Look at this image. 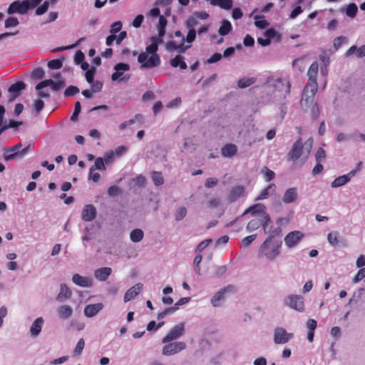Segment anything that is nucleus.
Listing matches in <instances>:
<instances>
[{"label": "nucleus", "mask_w": 365, "mask_h": 365, "mask_svg": "<svg viewBox=\"0 0 365 365\" xmlns=\"http://www.w3.org/2000/svg\"><path fill=\"white\" fill-rule=\"evenodd\" d=\"M318 70L319 65L317 61L313 62L308 69L307 76L309 78L304 88L300 101V105L303 108H307L316 105L314 99L318 91V83L317 81Z\"/></svg>", "instance_id": "nucleus-1"}, {"label": "nucleus", "mask_w": 365, "mask_h": 365, "mask_svg": "<svg viewBox=\"0 0 365 365\" xmlns=\"http://www.w3.org/2000/svg\"><path fill=\"white\" fill-rule=\"evenodd\" d=\"M151 43L145 48V51L141 52L138 56V61L141 64V68H150L160 66L161 61L157 53L158 44L162 43L163 39L159 37L152 36Z\"/></svg>", "instance_id": "nucleus-2"}, {"label": "nucleus", "mask_w": 365, "mask_h": 365, "mask_svg": "<svg viewBox=\"0 0 365 365\" xmlns=\"http://www.w3.org/2000/svg\"><path fill=\"white\" fill-rule=\"evenodd\" d=\"M282 242L269 236L260 246L259 252L269 260H273L279 254Z\"/></svg>", "instance_id": "nucleus-3"}, {"label": "nucleus", "mask_w": 365, "mask_h": 365, "mask_svg": "<svg viewBox=\"0 0 365 365\" xmlns=\"http://www.w3.org/2000/svg\"><path fill=\"white\" fill-rule=\"evenodd\" d=\"M21 146V143H19L14 146L6 148L4 149V159L6 161H9L14 159L17 156H24L29 149L30 145H29L21 150H19Z\"/></svg>", "instance_id": "nucleus-4"}, {"label": "nucleus", "mask_w": 365, "mask_h": 365, "mask_svg": "<svg viewBox=\"0 0 365 365\" xmlns=\"http://www.w3.org/2000/svg\"><path fill=\"white\" fill-rule=\"evenodd\" d=\"M185 333V325L184 323H180L173 327L169 333L163 338V343H168L173 340H175L183 335Z\"/></svg>", "instance_id": "nucleus-5"}, {"label": "nucleus", "mask_w": 365, "mask_h": 365, "mask_svg": "<svg viewBox=\"0 0 365 365\" xmlns=\"http://www.w3.org/2000/svg\"><path fill=\"white\" fill-rule=\"evenodd\" d=\"M294 337L292 333H288L282 327H277L274 331V341L277 344H286Z\"/></svg>", "instance_id": "nucleus-6"}, {"label": "nucleus", "mask_w": 365, "mask_h": 365, "mask_svg": "<svg viewBox=\"0 0 365 365\" xmlns=\"http://www.w3.org/2000/svg\"><path fill=\"white\" fill-rule=\"evenodd\" d=\"M186 344L183 341H176L168 344L163 348V354L165 356L173 355L185 349Z\"/></svg>", "instance_id": "nucleus-7"}, {"label": "nucleus", "mask_w": 365, "mask_h": 365, "mask_svg": "<svg viewBox=\"0 0 365 365\" xmlns=\"http://www.w3.org/2000/svg\"><path fill=\"white\" fill-rule=\"evenodd\" d=\"M208 17L209 14L206 11H195L187 18L185 26L187 28H195V26L199 24V19L205 20L208 19Z\"/></svg>", "instance_id": "nucleus-8"}, {"label": "nucleus", "mask_w": 365, "mask_h": 365, "mask_svg": "<svg viewBox=\"0 0 365 365\" xmlns=\"http://www.w3.org/2000/svg\"><path fill=\"white\" fill-rule=\"evenodd\" d=\"M286 304L298 312H303L304 310V304L303 297L299 295L294 294L287 297Z\"/></svg>", "instance_id": "nucleus-9"}, {"label": "nucleus", "mask_w": 365, "mask_h": 365, "mask_svg": "<svg viewBox=\"0 0 365 365\" xmlns=\"http://www.w3.org/2000/svg\"><path fill=\"white\" fill-rule=\"evenodd\" d=\"M303 143L302 138H299L293 145L292 150L287 155V159L289 160L296 161L302 155L303 153Z\"/></svg>", "instance_id": "nucleus-10"}, {"label": "nucleus", "mask_w": 365, "mask_h": 365, "mask_svg": "<svg viewBox=\"0 0 365 365\" xmlns=\"http://www.w3.org/2000/svg\"><path fill=\"white\" fill-rule=\"evenodd\" d=\"M9 14H26L28 12V7L24 1H14L12 2L7 10Z\"/></svg>", "instance_id": "nucleus-11"}, {"label": "nucleus", "mask_w": 365, "mask_h": 365, "mask_svg": "<svg viewBox=\"0 0 365 365\" xmlns=\"http://www.w3.org/2000/svg\"><path fill=\"white\" fill-rule=\"evenodd\" d=\"M303 237L304 234L299 231L291 232L284 237L285 245L289 248L295 247Z\"/></svg>", "instance_id": "nucleus-12"}, {"label": "nucleus", "mask_w": 365, "mask_h": 365, "mask_svg": "<svg viewBox=\"0 0 365 365\" xmlns=\"http://www.w3.org/2000/svg\"><path fill=\"white\" fill-rule=\"evenodd\" d=\"M64 85H65V83L63 80H58L57 82H54L51 79H46V80L42 81L41 82L38 83L36 86V89L41 90L42 88H43L45 87L51 86L53 91H58L61 90L64 86Z\"/></svg>", "instance_id": "nucleus-13"}, {"label": "nucleus", "mask_w": 365, "mask_h": 365, "mask_svg": "<svg viewBox=\"0 0 365 365\" xmlns=\"http://www.w3.org/2000/svg\"><path fill=\"white\" fill-rule=\"evenodd\" d=\"M235 288L233 285H228L226 287L221 289L211 299V303L214 307L220 305V302L224 299V295L227 292H234Z\"/></svg>", "instance_id": "nucleus-14"}, {"label": "nucleus", "mask_w": 365, "mask_h": 365, "mask_svg": "<svg viewBox=\"0 0 365 365\" xmlns=\"http://www.w3.org/2000/svg\"><path fill=\"white\" fill-rule=\"evenodd\" d=\"M96 209L91 205L88 204L85 205L81 212V218L86 222H91L96 218Z\"/></svg>", "instance_id": "nucleus-15"}, {"label": "nucleus", "mask_w": 365, "mask_h": 365, "mask_svg": "<svg viewBox=\"0 0 365 365\" xmlns=\"http://www.w3.org/2000/svg\"><path fill=\"white\" fill-rule=\"evenodd\" d=\"M356 173V170H351L348 174L339 176L331 182L332 187H341L347 183Z\"/></svg>", "instance_id": "nucleus-16"}, {"label": "nucleus", "mask_w": 365, "mask_h": 365, "mask_svg": "<svg viewBox=\"0 0 365 365\" xmlns=\"http://www.w3.org/2000/svg\"><path fill=\"white\" fill-rule=\"evenodd\" d=\"M103 308L102 303L88 304L85 307L83 313L86 317L91 318L96 316Z\"/></svg>", "instance_id": "nucleus-17"}, {"label": "nucleus", "mask_w": 365, "mask_h": 365, "mask_svg": "<svg viewBox=\"0 0 365 365\" xmlns=\"http://www.w3.org/2000/svg\"><path fill=\"white\" fill-rule=\"evenodd\" d=\"M143 284H136L130 288L124 295V302H128L133 299L143 289Z\"/></svg>", "instance_id": "nucleus-18"}, {"label": "nucleus", "mask_w": 365, "mask_h": 365, "mask_svg": "<svg viewBox=\"0 0 365 365\" xmlns=\"http://www.w3.org/2000/svg\"><path fill=\"white\" fill-rule=\"evenodd\" d=\"M115 72L111 76L112 81H117L120 78L125 71L130 70V66L127 63H119L114 66Z\"/></svg>", "instance_id": "nucleus-19"}, {"label": "nucleus", "mask_w": 365, "mask_h": 365, "mask_svg": "<svg viewBox=\"0 0 365 365\" xmlns=\"http://www.w3.org/2000/svg\"><path fill=\"white\" fill-rule=\"evenodd\" d=\"M274 87L279 91L284 89L286 95H289L291 92V84L287 79L282 78H277L274 83Z\"/></svg>", "instance_id": "nucleus-20"}, {"label": "nucleus", "mask_w": 365, "mask_h": 365, "mask_svg": "<svg viewBox=\"0 0 365 365\" xmlns=\"http://www.w3.org/2000/svg\"><path fill=\"white\" fill-rule=\"evenodd\" d=\"M245 188L242 185H237L232 187L228 195V201L230 202H235L237 198L244 195Z\"/></svg>", "instance_id": "nucleus-21"}, {"label": "nucleus", "mask_w": 365, "mask_h": 365, "mask_svg": "<svg viewBox=\"0 0 365 365\" xmlns=\"http://www.w3.org/2000/svg\"><path fill=\"white\" fill-rule=\"evenodd\" d=\"M327 240L329 243L334 247L339 246L341 242L344 246H346V241L344 240H339V234L336 231L331 232L327 235Z\"/></svg>", "instance_id": "nucleus-22"}, {"label": "nucleus", "mask_w": 365, "mask_h": 365, "mask_svg": "<svg viewBox=\"0 0 365 365\" xmlns=\"http://www.w3.org/2000/svg\"><path fill=\"white\" fill-rule=\"evenodd\" d=\"M298 197L297 189L294 187L287 189L283 197L282 201L284 203L289 204L294 202Z\"/></svg>", "instance_id": "nucleus-23"}, {"label": "nucleus", "mask_w": 365, "mask_h": 365, "mask_svg": "<svg viewBox=\"0 0 365 365\" xmlns=\"http://www.w3.org/2000/svg\"><path fill=\"white\" fill-rule=\"evenodd\" d=\"M72 281L76 285L82 287H88L92 285V282L90 279L82 277L78 274H75L73 275Z\"/></svg>", "instance_id": "nucleus-24"}, {"label": "nucleus", "mask_w": 365, "mask_h": 365, "mask_svg": "<svg viewBox=\"0 0 365 365\" xmlns=\"http://www.w3.org/2000/svg\"><path fill=\"white\" fill-rule=\"evenodd\" d=\"M112 269L110 267H102L95 271V277L100 281H106L111 274Z\"/></svg>", "instance_id": "nucleus-25"}, {"label": "nucleus", "mask_w": 365, "mask_h": 365, "mask_svg": "<svg viewBox=\"0 0 365 365\" xmlns=\"http://www.w3.org/2000/svg\"><path fill=\"white\" fill-rule=\"evenodd\" d=\"M43 322H44V320L41 317L37 318L33 322V324L30 328L31 334L34 336H38L40 334V332L41 331Z\"/></svg>", "instance_id": "nucleus-26"}, {"label": "nucleus", "mask_w": 365, "mask_h": 365, "mask_svg": "<svg viewBox=\"0 0 365 365\" xmlns=\"http://www.w3.org/2000/svg\"><path fill=\"white\" fill-rule=\"evenodd\" d=\"M71 295V289L66 284H61L60 292L57 295L56 299L59 302H63L64 299L70 298Z\"/></svg>", "instance_id": "nucleus-27"}, {"label": "nucleus", "mask_w": 365, "mask_h": 365, "mask_svg": "<svg viewBox=\"0 0 365 365\" xmlns=\"http://www.w3.org/2000/svg\"><path fill=\"white\" fill-rule=\"evenodd\" d=\"M212 6L229 10L232 7V0H207Z\"/></svg>", "instance_id": "nucleus-28"}, {"label": "nucleus", "mask_w": 365, "mask_h": 365, "mask_svg": "<svg viewBox=\"0 0 365 365\" xmlns=\"http://www.w3.org/2000/svg\"><path fill=\"white\" fill-rule=\"evenodd\" d=\"M190 46H180V42L177 43L174 41H170L166 43V49L170 51L178 50L180 53H184Z\"/></svg>", "instance_id": "nucleus-29"}, {"label": "nucleus", "mask_w": 365, "mask_h": 365, "mask_svg": "<svg viewBox=\"0 0 365 365\" xmlns=\"http://www.w3.org/2000/svg\"><path fill=\"white\" fill-rule=\"evenodd\" d=\"M354 52H356V56L358 58H362L365 56V45L357 48L356 46H351L349 50L346 51V55L349 56L352 55Z\"/></svg>", "instance_id": "nucleus-30"}, {"label": "nucleus", "mask_w": 365, "mask_h": 365, "mask_svg": "<svg viewBox=\"0 0 365 365\" xmlns=\"http://www.w3.org/2000/svg\"><path fill=\"white\" fill-rule=\"evenodd\" d=\"M58 314L60 318L66 319L72 315L73 309L68 305H63L58 309Z\"/></svg>", "instance_id": "nucleus-31"}, {"label": "nucleus", "mask_w": 365, "mask_h": 365, "mask_svg": "<svg viewBox=\"0 0 365 365\" xmlns=\"http://www.w3.org/2000/svg\"><path fill=\"white\" fill-rule=\"evenodd\" d=\"M221 153L225 157H232L237 153V147L234 144H227L222 148Z\"/></svg>", "instance_id": "nucleus-32"}, {"label": "nucleus", "mask_w": 365, "mask_h": 365, "mask_svg": "<svg viewBox=\"0 0 365 365\" xmlns=\"http://www.w3.org/2000/svg\"><path fill=\"white\" fill-rule=\"evenodd\" d=\"M170 65L174 68L180 67L182 70H185L187 67L180 55H177L175 58H172L170 60Z\"/></svg>", "instance_id": "nucleus-33"}, {"label": "nucleus", "mask_w": 365, "mask_h": 365, "mask_svg": "<svg viewBox=\"0 0 365 365\" xmlns=\"http://www.w3.org/2000/svg\"><path fill=\"white\" fill-rule=\"evenodd\" d=\"M276 190V186L274 183L269 185L266 188H264L259 195L257 197V200H264L267 199L271 194L274 193Z\"/></svg>", "instance_id": "nucleus-34"}, {"label": "nucleus", "mask_w": 365, "mask_h": 365, "mask_svg": "<svg viewBox=\"0 0 365 365\" xmlns=\"http://www.w3.org/2000/svg\"><path fill=\"white\" fill-rule=\"evenodd\" d=\"M26 87V83L24 81H19L13 84H11L8 91L11 93H17L20 92L22 90H24Z\"/></svg>", "instance_id": "nucleus-35"}, {"label": "nucleus", "mask_w": 365, "mask_h": 365, "mask_svg": "<svg viewBox=\"0 0 365 365\" xmlns=\"http://www.w3.org/2000/svg\"><path fill=\"white\" fill-rule=\"evenodd\" d=\"M167 23L168 21L166 18L163 16H160L158 26V36L157 37H159L160 39H162L163 36L165 35V28L167 25Z\"/></svg>", "instance_id": "nucleus-36"}, {"label": "nucleus", "mask_w": 365, "mask_h": 365, "mask_svg": "<svg viewBox=\"0 0 365 365\" xmlns=\"http://www.w3.org/2000/svg\"><path fill=\"white\" fill-rule=\"evenodd\" d=\"M256 81H257V79L255 77H251V78L245 77V78L240 79L237 81V86L239 88H247V87L251 86L254 83H255Z\"/></svg>", "instance_id": "nucleus-37"}, {"label": "nucleus", "mask_w": 365, "mask_h": 365, "mask_svg": "<svg viewBox=\"0 0 365 365\" xmlns=\"http://www.w3.org/2000/svg\"><path fill=\"white\" fill-rule=\"evenodd\" d=\"M143 236L144 234L142 230L135 229L130 232V238L132 242H138L143 240Z\"/></svg>", "instance_id": "nucleus-38"}, {"label": "nucleus", "mask_w": 365, "mask_h": 365, "mask_svg": "<svg viewBox=\"0 0 365 365\" xmlns=\"http://www.w3.org/2000/svg\"><path fill=\"white\" fill-rule=\"evenodd\" d=\"M232 30V24L227 20H223L222 25L219 29V34L222 36L228 34Z\"/></svg>", "instance_id": "nucleus-39"}, {"label": "nucleus", "mask_w": 365, "mask_h": 365, "mask_svg": "<svg viewBox=\"0 0 365 365\" xmlns=\"http://www.w3.org/2000/svg\"><path fill=\"white\" fill-rule=\"evenodd\" d=\"M151 178L156 186L162 185L164 183V178L160 172L153 171L151 173Z\"/></svg>", "instance_id": "nucleus-40"}, {"label": "nucleus", "mask_w": 365, "mask_h": 365, "mask_svg": "<svg viewBox=\"0 0 365 365\" xmlns=\"http://www.w3.org/2000/svg\"><path fill=\"white\" fill-rule=\"evenodd\" d=\"M255 26L259 29H265L269 25V23L265 19H264V16H255Z\"/></svg>", "instance_id": "nucleus-41"}, {"label": "nucleus", "mask_w": 365, "mask_h": 365, "mask_svg": "<svg viewBox=\"0 0 365 365\" xmlns=\"http://www.w3.org/2000/svg\"><path fill=\"white\" fill-rule=\"evenodd\" d=\"M262 173L264 175V179L267 182L272 180L275 177L274 172L267 167H264L262 169Z\"/></svg>", "instance_id": "nucleus-42"}, {"label": "nucleus", "mask_w": 365, "mask_h": 365, "mask_svg": "<svg viewBox=\"0 0 365 365\" xmlns=\"http://www.w3.org/2000/svg\"><path fill=\"white\" fill-rule=\"evenodd\" d=\"M104 170L105 165L103 160L101 158H97L95 160L94 165L90 168V173H93L96 170Z\"/></svg>", "instance_id": "nucleus-43"}, {"label": "nucleus", "mask_w": 365, "mask_h": 365, "mask_svg": "<svg viewBox=\"0 0 365 365\" xmlns=\"http://www.w3.org/2000/svg\"><path fill=\"white\" fill-rule=\"evenodd\" d=\"M357 11L358 8L356 5L354 3H351L348 5L346 10V14L348 16L354 18L356 15Z\"/></svg>", "instance_id": "nucleus-44"}, {"label": "nucleus", "mask_w": 365, "mask_h": 365, "mask_svg": "<svg viewBox=\"0 0 365 365\" xmlns=\"http://www.w3.org/2000/svg\"><path fill=\"white\" fill-rule=\"evenodd\" d=\"M187 215V210L185 207H180L175 213V219L177 221L182 220Z\"/></svg>", "instance_id": "nucleus-45"}, {"label": "nucleus", "mask_w": 365, "mask_h": 365, "mask_svg": "<svg viewBox=\"0 0 365 365\" xmlns=\"http://www.w3.org/2000/svg\"><path fill=\"white\" fill-rule=\"evenodd\" d=\"M79 93V88L75 86H69L64 91L65 96H73Z\"/></svg>", "instance_id": "nucleus-46"}, {"label": "nucleus", "mask_w": 365, "mask_h": 365, "mask_svg": "<svg viewBox=\"0 0 365 365\" xmlns=\"http://www.w3.org/2000/svg\"><path fill=\"white\" fill-rule=\"evenodd\" d=\"M63 66V62L60 59H53L48 63L50 69H59Z\"/></svg>", "instance_id": "nucleus-47"}, {"label": "nucleus", "mask_w": 365, "mask_h": 365, "mask_svg": "<svg viewBox=\"0 0 365 365\" xmlns=\"http://www.w3.org/2000/svg\"><path fill=\"white\" fill-rule=\"evenodd\" d=\"M84 346H85V341L83 338H81L78 340V341L75 347V349L73 351L74 355H76V356L80 355L83 350Z\"/></svg>", "instance_id": "nucleus-48"}, {"label": "nucleus", "mask_w": 365, "mask_h": 365, "mask_svg": "<svg viewBox=\"0 0 365 365\" xmlns=\"http://www.w3.org/2000/svg\"><path fill=\"white\" fill-rule=\"evenodd\" d=\"M19 24V20L16 17H9L6 19L4 26L6 28L14 27Z\"/></svg>", "instance_id": "nucleus-49"}, {"label": "nucleus", "mask_w": 365, "mask_h": 365, "mask_svg": "<svg viewBox=\"0 0 365 365\" xmlns=\"http://www.w3.org/2000/svg\"><path fill=\"white\" fill-rule=\"evenodd\" d=\"M212 239H206L200 242L196 248V252L200 253L212 242Z\"/></svg>", "instance_id": "nucleus-50"}, {"label": "nucleus", "mask_w": 365, "mask_h": 365, "mask_svg": "<svg viewBox=\"0 0 365 365\" xmlns=\"http://www.w3.org/2000/svg\"><path fill=\"white\" fill-rule=\"evenodd\" d=\"M49 7V1H45L42 6L38 7L36 10V15H42L44 13H46Z\"/></svg>", "instance_id": "nucleus-51"}, {"label": "nucleus", "mask_w": 365, "mask_h": 365, "mask_svg": "<svg viewBox=\"0 0 365 365\" xmlns=\"http://www.w3.org/2000/svg\"><path fill=\"white\" fill-rule=\"evenodd\" d=\"M188 32L186 36V41L187 43H192L195 41L196 37V31L195 28H187Z\"/></svg>", "instance_id": "nucleus-52"}, {"label": "nucleus", "mask_w": 365, "mask_h": 365, "mask_svg": "<svg viewBox=\"0 0 365 365\" xmlns=\"http://www.w3.org/2000/svg\"><path fill=\"white\" fill-rule=\"evenodd\" d=\"M32 77L36 79H41L44 76V71L42 68H36L32 71Z\"/></svg>", "instance_id": "nucleus-53"}, {"label": "nucleus", "mask_w": 365, "mask_h": 365, "mask_svg": "<svg viewBox=\"0 0 365 365\" xmlns=\"http://www.w3.org/2000/svg\"><path fill=\"white\" fill-rule=\"evenodd\" d=\"M315 158H316V160L319 163H321L322 161H324L325 160L326 154H325V151L324 150L323 148H319L317 150L316 154H315Z\"/></svg>", "instance_id": "nucleus-54"}, {"label": "nucleus", "mask_w": 365, "mask_h": 365, "mask_svg": "<svg viewBox=\"0 0 365 365\" xmlns=\"http://www.w3.org/2000/svg\"><path fill=\"white\" fill-rule=\"evenodd\" d=\"M364 278H365V268H361L358 271L354 278L353 279V282L354 284H356L361 280H362Z\"/></svg>", "instance_id": "nucleus-55"}, {"label": "nucleus", "mask_w": 365, "mask_h": 365, "mask_svg": "<svg viewBox=\"0 0 365 365\" xmlns=\"http://www.w3.org/2000/svg\"><path fill=\"white\" fill-rule=\"evenodd\" d=\"M346 42V38L344 36H339L334 38V46L335 49H338Z\"/></svg>", "instance_id": "nucleus-56"}, {"label": "nucleus", "mask_w": 365, "mask_h": 365, "mask_svg": "<svg viewBox=\"0 0 365 365\" xmlns=\"http://www.w3.org/2000/svg\"><path fill=\"white\" fill-rule=\"evenodd\" d=\"M260 225V221L258 220H250L247 225V229L249 230V231H252V230H256L257 229Z\"/></svg>", "instance_id": "nucleus-57"}, {"label": "nucleus", "mask_w": 365, "mask_h": 365, "mask_svg": "<svg viewBox=\"0 0 365 365\" xmlns=\"http://www.w3.org/2000/svg\"><path fill=\"white\" fill-rule=\"evenodd\" d=\"M121 29H122V23H121V21H115V22L112 24L110 32L112 34H115L118 33V31H120L121 30Z\"/></svg>", "instance_id": "nucleus-58"}, {"label": "nucleus", "mask_w": 365, "mask_h": 365, "mask_svg": "<svg viewBox=\"0 0 365 365\" xmlns=\"http://www.w3.org/2000/svg\"><path fill=\"white\" fill-rule=\"evenodd\" d=\"M41 1L42 0H24L26 6L28 7V11L31 9L36 8Z\"/></svg>", "instance_id": "nucleus-59"}, {"label": "nucleus", "mask_w": 365, "mask_h": 365, "mask_svg": "<svg viewBox=\"0 0 365 365\" xmlns=\"http://www.w3.org/2000/svg\"><path fill=\"white\" fill-rule=\"evenodd\" d=\"M95 71V68H92L86 72L85 76L88 83H92L93 82Z\"/></svg>", "instance_id": "nucleus-60"}, {"label": "nucleus", "mask_w": 365, "mask_h": 365, "mask_svg": "<svg viewBox=\"0 0 365 365\" xmlns=\"http://www.w3.org/2000/svg\"><path fill=\"white\" fill-rule=\"evenodd\" d=\"M144 16L142 14H139L135 16L133 21V26L135 28H139L143 22Z\"/></svg>", "instance_id": "nucleus-61"}, {"label": "nucleus", "mask_w": 365, "mask_h": 365, "mask_svg": "<svg viewBox=\"0 0 365 365\" xmlns=\"http://www.w3.org/2000/svg\"><path fill=\"white\" fill-rule=\"evenodd\" d=\"M256 237L257 235H251L245 237L242 241L243 246H249L256 239Z\"/></svg>", "instance_id": "nucleus-62"}, {"label": "nucleus", "mask_w": 365, "mask_h": 365, "mask_svg": "<svg viewBox=\"0 0 365 365\" xmlns=\"http://www.w3.org/2000/svg\"><path fill=\"white\" fill-rule=\"evenodd\" d=\"M85 56L81 51H78L74 56V61L76 64H79L84 61Z\"/></svg>", "instance_id": "nucleus-63"}, {"label": "nucleus", "mask_w": 365, "mask_h": 365, "mask_svg": "<svg viewBox=\"0 0 365 365\" xmlns=\"http://www.w3.org/2000/svg\"><path fill=\"white\" fill-rule=\"evenodd\" d=\"M218 183V180L215 178H207L205 182V186L207 188L212 187L217 185Z\"/></svg>", "instance_id": "nucleus-64"}]
</instances>
